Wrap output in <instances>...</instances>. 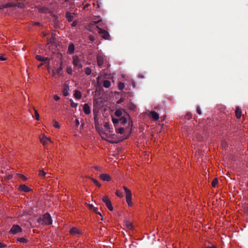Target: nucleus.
<instances>
[{
  "instance_id": "a211bd4d",
  "label": "nucleus",
  "mask_w": 248,
  "mask_h": 248,
  "mask_svg": "<svg viewBox=\"0 0 248 248\" xmlns=\"http://www.w3.org/2000/svg\"><path fill=\"white\" fill-rule=\"evenodd\" d=\"M150 116L155 120H157L159 119V114L154 111H151L150 113Z\"/></svg>"
},
{
  "instance_id": "ea45409f",
  "label": "nucleus",
  "mask_w": 248,
  "mask_h": 248,
  "mask_svg": "<svg viewBox=\"0 0 248 248\" xmlns=\"http://www.w3.org/2000/svg\"><path fill=\"white\" fill-rule=\"evenodd\" d=\"M116 132L118 133L123 134L124 133V128H123V127H121V128H120L119 129H117L116 130Z\"/></svg>"
},
{
  "instance_id": "6e6d98bb",
  "label": "nucleus",
  "mask_w": 248,
  "mask_h": 248,
  "mask_svg": "<svg viewBox=\"0 0 248 248\" xmlns=\"http://www.w3.org/2000/svg\"><path fill=\"white\" fill-rule=\"evenodd\" d=\"M128 124L129 126H132V122L129 121L128 123Z\"/></svg>"
},
{
  "instance_id": "39448f33",
  "label": "nucleus",
  "mask_w": 248,
  "mask_h": 248,
  "mask_svg": "<svg viewBox=\"0 0 248 248\" xmlns=\"http://www.w3.org/2000/svg\"><path fill=\"white\" fill-rule=\"evenodd\" d=\"M123 189L125 193L126 202L129 206H132L133 205V202L132 201V193L131 191L125 186H123Z\"/></svg>"
},
{
  "instance_id": "f8f14e48",
  "label": "nucleus",
  "mask_w": 248,
  "mask_h": 248,
  "mask_svg": "<svg viewBox=\"0 0 248 248\" xmlns=\"http://www.w3.org/2000/svg\"><path fill=\"white\" fill-rule=\"evenodd\" d=\"M99 177L102 180L104 181H109L111 179L110 176L107 173L100 174Z\"/></svg>"
},
{
  "instance_id": "20e7f679",
  "label": "nucleus",
  "mask_w": 248,
  "mask_h": 248,
  "mask_svg": "<svg viewBox=\"0 0 248 248\" xmlns=\"http://www.w3.org/2000/svg\"><path fill=\"white\" fill-rule=\"evenodd\" d=\"M96 58L97 64L99 67H101L104 63H106L108 66H109L107 57L103 54H98Z\"/></svg>"
},
{
  "instance_id": "5fc2aeb1",
  "label": "nucleus",
  "mask_w": 248,
  "mask_h": 248,
  "mask_svg": "<svg viewBox=\"0 0 248 248\" xmlns=\"http://www.w3.org/2000/svg\"><path fill=\"white\" fill-rule=\"evenodd\" d=\"M132 85L134 87H135V83L134 81H132Z\"/></svg>"
},
{
  "instance_id": "cd10ccee",
  "label": "nucleus",
  "mask_w": 248,
  "mask_h": 248,
  "mask_svg": "<svg viewBox=\"0 0 248 248\" xmlns=\"http://www.w3.org/2000/svg\"><path fill=\"white\" fill-rule=\"evenodd\" d=\"M110 82L108 80H104L103 82V86L105 88H108L110 86Z\"/></svg>"
},
{
  "instance_id": "e433bc0d",
  "label": "nucleus",
  "mask_w": 248,
  "mask_h": 248,
  "mask_svg": "<svg viewBox=\"0 0 248 248\" xmlns=\"http://www.w3.org/2000/svg\"><path fill=\"white\" fill-rule=\"evenodd\" d=\"M124 88V84L122 82H120L118 85V88L120 90H123Z\"/></svg>"
},
{
  "instance_id": "f3484780",
  "label": "nucleus",
  "mask_w": 248,
  "mask_h": 248,
  "mask_svg": "<svg viewBox=\"0 0 248 248\" xmlns=\"http://www.w3.org/2000/svg\"><path fill=\"white\" fill-rule=\"evenodd\" d=\"M69 88L68 85H64L63 88L62 93L64 96H67L69 94Z\"/></svg>"
},
{
  "instance_id": "9b49d317",
  "label": "nucleus",
  "mask_w": 248,
  "mask_h": 248,
  "mask_svg": "<svg viewBox=\"0 0 248 248\" xmlns=\"http://www.w3.org/2000/svg\"><path fill=\"white\" fill-rule=\"evenodd\" d=\"M100 21H101V20H98L97 21H94L93 22H91L88 26L87 29L89 31H90L93 32L94 31V29L97 28L96 27L97 26H96L95 25L97 23H98Z\"/></svg>"
},
{
  "instance_id": "7ed1b4c3",
  "label": "nucleus",
  "mask_w": 248,
  "mask_h": 248,
  "mask_svg": "<svg viewBox=\"0 0 248 248\" xmlns=\"http://www.w3.org/2000/svg\"><path fill=\"white\" fill-rule=\"evenodd\" d=\"M39 139L40 142L45 147H47L49 143H53V141L50 139V138L47 137L43 133H42L40 135Z\"/></svg>"
},
{
  "instance_id": "1a4fd4ad",
  "label": "nucleus",
  "mask_w": 248,
  "mask_h": 248,
  "mask_svg": "<svg viewBox=\"0 0 248 248\" xmlns=\"http://www.w3.org/2000/svg\"><path fill=\"white\" fill-rule=\"evenodd\" d=\"M22 228L18 225H14L10 229L9 232L15 234L18 232H22Z\"/></svg>"
},
{
  "instance_id": "09e8293b",
  "label": "nucleus",
  "mask_w": 248,
  "mask_h": 248,
  "mask_svg": "<svg viewBox=\"0 0 248 248\" xmlns=\"http://www.w3.org/2000/svg\"><path fill=\"white\" fill-rule=\"evenodd\" d=\"M89 39L91 41L93 42L94 40V36L93 35H90Z\"/></svg>"
},
{
  "instance_id": "412c9836",
  "label": "nucleus",
  "mask_w": 248,
  "mask_h": 248,
  "mask_svg": "<svg viewBox=\"0 0 248 248\" xmlns=\"http://www.w3.org/2000/svg\"><path fill=\"white\" fill-rule=\"evenodd\" d=\"M241 110L239 107H236V110L235 111V116L238 118L239 119L241 116Z\"/></svg>"
},
{
  "instance_id": "9d476101",
  "label": "nucleus",
  "mask_w": 248,
  "mask_h": 248,
  "mask_svg": "<svg viewBox=\"0 0 248 248\" xmlns=\"http://www.w3.org/2000/svg\"><path fill=\"white\" fill-rule=\"evenodd\" d=\"M73 64L75 66L78 68H81L82 67L80 60L77 56H74L73 57Z\"/></svg>"
},
{
  "instance_id": "0eeeda50",
  "label": "nucleus",
  "mask_w": 248,
  "mask_h": 248,
  "mask_svg": "<svg viewBox=\"0 0 248 248\" xmlns=\"http://www.w3.org/2000/svg\"><path fill=\"white\" fill-rule=\"evenodd\" d=\"M102 201L105 203L108 209L111 211H113V207L112 205L110 199L108 196H104L102 198Z\"/></svg>"
},
{
  "instance_id": "f257e3e1",
  "label": "nucleus",
  "mask_w": 248,
  "mask_h": 248,
  "mask_svg": "<svg viewBox=\"0 0 248 248\" xmlns=\"http://www.w3.org/2000/svg\"><path fill=\"white\" fill-rule=\"evenodd\" d=\"M110 124L109 123H105L104 124V126L105 128V130L106 132H103L100 128V125L98 123L96 122L95 120V126L98 132L99 135L101 136V138L105 140H107V138L109 137L111 134L113 132L112 128L110 127Z\"/></svg>"
},
{
  "instance_id": "c85d7f7f",
  "label": "nucleus",
  "mask_w": 248,
  "mask_h": 248,
  "mask_svg": "<svg viewBox=\"0 0 248 248\" xmlns=\"http://www.w3.org/2000/svg\"><path fill=\"white\" fill-rule=\"evenodd\" d=\"M115 115L117 117H118L121 116L122 115V110H121V109L116 110L115 112Z\"/></svg>"
},
{
  "instance_id": "6e6552de",
  "label": "nucleus",
  "mask_w": 248,
  "mask_h": 248,
  "mask_svg": "<svg viewBox=\"0 0 248 248\" xmlns=\"http://www.w3.org/2000/svg\"><path fill=\"white\" fill-rule=\"evenodd\" d=\"M96 28L99 30V33L101 35V36L103 39L106 40L110 39V35L107 31L99 28L98 26H97Z\"/></svg>"
},
{
  "instance_id": "a878e982",
  "label": "nucleus",
  "mask_w": 248,
  "mask_h": 248,
  "mask_svg": "<svg viewBox=\"0 0 248 248\" xmlns=\"http://www.w3.org/2000/svg\"><path fill=\"white\" fill-rule=\"evenodd\" d=\"M46 173L43 170H39L38 175L39 177L45 178L46 177Z\"/></svg>"
},
{
  "instance_id": "f03ea898",
  "label": "nucleus",
  "mask_w": 248,
  "mask_h": 248,
  "mask_svg": "<svg viewBox=\"0 0 248 248\" xmlns=\"http://www.w3.org/2000/svg\"><path fill=\"white\" fill-rule=\"evenodd\" d=\"M38 222L43 225H50L52 220L50 215L46 214L38 219Z\"/></svg>"
},
{
  "instance_id": "a18cd8bd",
  "label": "nucleus",
  "mask_w": 248,
  "mask_h": 248,
  "mask_svg": "<svg viewBox=\"0 0 248 248\" xmlns=\"http://www.w3.org/2000/svg\"><path fill=\"white\" fill-rule=\"evenodd\" d=\"M197 112L199 115L202 114V111L199 107H198L197 108Z\"/></svg>"
},
{
  "instance_id": "bf43d9fd",
  "label": "nucleus",
  "mask_w": 248,
  "mask_h": 248,
  "mask_svg": "<svg viewBox=\"0 0 248 248\" xmlns=\"http://www.w3.org/2000/svg\"><path fill=\"white\" fill-rule=\"evenodd\" d=\"M88 6V5H86L85 6H84V9L86 8V7H87Z\"/></svg>"
},
{
  "instance_id": "864d4df0",
  "label": "nucleus",
  "mask_w": 248,
  "mask_h": 248,
  "mask_svg": "<svg viewBox=\"0 0 248 248\" xmlns=\"http://www.w3.org/2000/svg\"><path fill=\"white\" fill-rule=\"evenodd\" d=\"M205 248H216L215 246H212V247H207Z\"/></svg>"
},
{
  "instance_id": "6ab92c4d",
  "label": "nucleus",
  "mask_w": 248,
  "mask_h": 248,
  "mask_svg": "<svg viewBox=\"0 0 248 248\" xmlns=\"http://www.w3.org/2000/svg\"><path fill=\"white\" fill-rule=\"evenodd\" d=\"M62 65H61L59 68H57V69H54L53 70V74L54 75V76L57 75H59L60 72L62 71Z\"/></svg>"
},
{
  "instance_id": "58836bf2",
  "label": "nucleus",
  "mask_w": 248,
  "mask_h": 248,
  "mask_svg": "<svg viewBox=\"0 0 248 248\" xmlns=\"http://www.w3.org/2000/svg\"><path fill=\"white\" fill-rule=\"evenodd\" d=\"M92 71L90 68L87 67L85 69V73L86 75H89L91 74Z\"/></svg>"
},
{
  "instance_id": "de8ad7c7",
  "label": "nucleus",
  "mask_w": 248,
  "mask_h": 248,
  "mask_svg": "<svg viewBox=\"0 0 248 248\" xmlns=\"http://www.w3.org/2000/svg\"><path fill=\"white\" fill-rule=\"evenodd\" d=\"M78 24V22L77 21H74L72 24V27H76Z\"/></svg>"
},
{
  "instance_id": "680f3d73",
  "label": "nucleus",
  "mask_w": 248,
  "mask_h": 248,
  "mask_svg": "<svg viewBox=\"0 0 248 248\" xmlns=\"http://www.w3.org/2000/svg\"><path fill=\"white\" fill-rule=\"evenodd\" d=\"M247 186H248V183H247Z\"/></svg>"
},
{
  "instance_id": "4468645a",
  "label": "nucleus",
  "mask_w": 248,
  "mask_h": 248,
  "mask_svg": "<svg viewBox=\"0 0 248 248\" xmlns=\"http://www.w3.org/2000/svg\"><path fill=\"white\" fill-rule=\"evenodd\" d=\"M19 189L20 191H24L25 192H28L31 191V189L25 185H21L19 187Z\"/></svg>"
},
{
  "instance_id": "13d9d810",
  "label": "nucleus",
  "mask_w": 248,
  "mask_h": 248,
  "mask_svg": "<svg viewBox=\"0 0 248 248\" xmlns=\"http://www.w3.org/2000/svg\"><path fill=\"white\" fill-rule=\"evenodd\" d=\"M34 25H39V23H37V22H35L34 24Z\"/></svg>"
},
{
  "instance_id": "423d86ee",
  "label": "nucleus",
  "mask_w": 248,
  "mask_h": 248,
  "mask_svg": "<svg viewBox=\"0 0 248 248\" xmlns=\"http://www.w3.org/2000/svg\"><path fill=\"white\" fill-rule=\"evenodd\" d=\"M24 6V4L20 2H14L11 1L10 2L4 5H2V7H0V8H8V7H18V8H22Z\"/></svg>"
},
{
  "instance_id": "c756f323",
  "label": "nucleus",
  "mask_w": 248,
  "mask_h": 248,
  "mask_svg": "<svg viewBox=\"0 0 248 248\" xmlns=\"http://www.w3.org/2000/svg\"><path fill=\"white\" fill-rule=\"evenodd\" d=\"M115 194L117 196H118V197H120V198H122L123 197V194L122 192H121L119 190H117L116 191Z\"/></svg>"
},
{
  "instance_id": "dca6fc26",
  "label": "nucleus",
  "mask_w": 248,
  "mask_h": 248,
  "mask_svg": "<svg viewBox=\"0 0 248 248\" xmlns=\"http://www.w3.org/2000/svg\"><path fill=\"white\" fill-rule=\"evenodd\" d=\"M84 112L86 114H89L91 113V108L90 106L87 104H85L83 107Z\"/></svg>"
},
{
  "instance_id": "72a5a7b5",
  "label": "nucleus",
  "mask_w": 248,
  "mask_h": 248,
  "mask_svg": "<svg viewBox=\"0 0 248 248\" xmlns=\"http://www.w3.org/2000/svg\"><path fill=\"white\" fill-rule=\"evenodd\" d=\"M70 104H71L70 105L72 107L76 108L78 106V104L77 103L74 102V101L72 99H70Z\"/></svg>"
},
{
  "instance_id": "79ce46f5",
  "label": "nucleus",
  "mask_w": 248,
  "mask_h": 248,
  "mask_svg": "<svg viewBox=\"0 0 248 248\" xmlns=\"http://www.w3.org/2000/svg\"><path fill=\"white\" fill-rule=\"evenodd\" d=\"M7 58L4 57V55L2 54H0V61H6Z\"/></svg>"
},
{
  "instance_id": "2eb2a0df",
  "label": "nucleus",
  "mask_w": 248,
  "mask_h": 248,
  "mask_svg": "<svg viewBox=\"0 0 248 248\" xmlns=\"http://www.w3.org/2000/svg\"><path fill=\"white\" fill-rule=\"evenodd\" d=\"M69 232L72 235H76L81 233V231L78 228L76 227L71 228Z\"/></svg>"
},
{
  "instance_id": "a19ab883",
  "label": "nucleus",
  "mask_w": 248,
  "mask_h": 248,
  "mask_svg": "<svg viewBox=\"0 0 248 248\" xmlns=\"http://www.w3.org/2000/svg\"><path fill=\"white\" fill-rule=\"evenodd\" d=\"M17 240L18 241L22 243H26L27 242L26 239L23 237L19 238Z\"/></svg>"
},
{
  "instance_id": "4be33fe9",
  "label": "nucleus",
  "mask_w": 248,
  "mask_h": 248,
  "mask_svg": "<svg viewBox=\"0 0 248 248\" xmlns=\"http://www.w3.org/2000/svg\"><path fill=\"white\" fill-rule=\"evenodd\" d=\"M75 50V46L73 44H70L68 46V52L72 54L74 53Z\"/></svg>"
},
{
  "instance_id": "5701e85b",
  "label": "nucleus",
  "mask_w": 248,
  "mask_h": 248,
  "mask_svg": "<svg viewBox=\"0 0 248 248\" xmlns=\"http://www.w3.org/2000/svg\"><path fill=\"white\" fill-rule=\"evenodd\" d=\"M36 59L39 61L42 62H48L49 59L46 57H43L40 55H36L35 57Z\"/></svg>"
},
{
  "instance_id": "aec40b11",
  "label": "nucleus",
  "mask_w": 248,
  "mask_h": 248,
  "mask_svg": "<svg viewBox=\"0 0 248 248\" xmlns=\"http://www.w3.org/2000/svg\"><path fill=\"white\" fill-rule=\"evenodd\" d=\"M74 96L75 98L77 99H80L82 96L81 92L78 90L75 91L74 94Z\"/></svg>"
},
{
  "instance_id": "7c9ffc66",
  "label": "nucleus",
  "mask_w": 248,
  "mask_h": 248,
  "mask_svg": "<svg viewBox=\"0 0 248 248\" xmlns=\"http://www.w3.org/2000/svg\"><path fill=\"white\" fill-rule=\"evenodd\" d=\"M34 115H35V119L37 121H39L40 120L39 114L36 109L34 108Z\"/></svg>"
},
{
  "instance_id": "393cba45",
  "label": "nucleus",
  "mask_w": 248,
  "mask_h": 248,
  "mask_svg": "<svg viewBox=\"0 0 248 248\" xmlns=\"http://www.w3.org/2000/svg\"><path fill=\"white\" fill-rule=\"evenodd\" d=\"M124 223L126 227L129 230H132L133 228V224L131 222L126 221Z\"/></svg>"
},
{
  "instance_id": "8fccbe9b",
  "label": "nucleus",
  "mask_w": 248,
  "mask_h": 248,
  "mask_svg": "<svg viewBox=\"0 0 248 248\" xmlns=\"http://www.w3.org/2000/svg\"><path fill=\"white\" fill-rule=\"evenodd\" d=\"M136 108L135 106L133 104H131L129 105V108L131 109H134Z\"/></svg>"
},
{
  "instance_id": "473e14b6",
  "label": "nucleus",
  "mask_w": 248,
  "mask_h": 248,
  "mask_svg": "<svg viewBox=\"0 0 248 248\" xmlns=\"http://www.w3.org/2000/svg\"><path fill=\"white\" fill-rule=\"evenodd\" d=\"M66 72L69 74V75H71L73 73V70H72V68L71 67V66H67L66 67Z\"/></svg>"
},
{
  "instance_id": "3c124183",
  "label": "nucleus",
  "mask_w": 248,
  "mask_h": 248,
  "mask_svg": "<svg viewBox=\"0 0 248 248\" xmlns=\"http://www.w3.org/2000/svg\"><path fill=\"white\" fill-rule=\"evenodd\" d=\"M5 245L0 242V248H4Z\"/></svg>"
},
{
  "instance_id": "4d7b16f0",
  "label": "nucleus",
  "mask_w": 248,
  "mask_h": 248,
  "mask_svg": "<svg viewBox=\"0 0 248 248\" xmlns=\"http://www.w3.org/2000/svg\"><path fill=\"white\" fill-rule=\"evenodd\" d=\"M22 177H24V179L25 181L27 180V179L25 176L24 177V176H22Z\"/></svg>"
},
{
  "instance_id": "4c0bfd02",
  "label": "nucleus",
  "mask_w": 248,
  "mask_h": 248,
  "mask_svg": "<svg viewBox=\"0 0 248 248\" xmlns=\"http://www.w3.org/2000/svg\"><path fill=\"white\" fill-rule=\"evenodd\" d=\"M53 125L54 127L56 128H59L60 127L58 123L55 120L53 121Z\"/></svg>"
},
{
  "instance_id": "49530a36",
  "label": "nucleus",
  "mask_w": 248,
  "mask_h": 248,
  "mask_svg": "<svg viewBox=\"0 0 248 248\" xmlns=\"http://www.w3.org/2000/svg\"><path fill=\"white\" fill-rule=\"evenodd\" d=\"M186 117L187 119H190L192 118V115L190 113H188L186 114Z\"/></svg>"
},
{
  "instance_id": "bb28decb",
  "label": "nucleus",
  "mask_w": 248,
  "mask_h": 248,
  "mask_svg": "<svg viewBox=\"0 0 248 248\" xmlns=\"http://www.w3.org/2000/svg\"><path fill=\"white\" fill-rule=\"evenodd\" d=\"M127 121V118L124 116L122 117L119 119V123H120L122 124H125Z\"/></svg>"
},
{
  "instance_id": "052dcab7",
  "label": "nucleus",
  "mask_w": 248,
  "mask_h": 248,
  "mask_svg": "<svg viewBox=\"0 0 248 248\" xmlns=\"http://www.w3.org/2000/svg\"><path fill=\"white\" fill-rule=\"evenodd\" d=\"M43 64V63H42V64H40V65H39V67L41 66Z\"/></svg>"
},
{
  "instance_id": "f704fd0d",
  "label": "nucleus",
  "mask_w": 248,
  "mask_h": 248,
  "mask_svg": "<svg viewBox=\"0 0 248 248\" xmlns=\"http://www.w3.org/2000/svg\"><path fill=\"white\" fill-rule=\"evenodd\" d=\"M217 183H218V181H217V178L214 179V180H213V181L212 182V186L214 187H215L217 185Z\"/></svg>"
},
{
  "instance_id": "2f4dec72",
  "label": "nucleus",
  "mask_w": 248,
  "mask_h": 248,
  "mask_svg": "<svg viewBox=\"0 0 248 248\" xmlns=\"http://www.w3.org/2000/svg\"><path fill=\"white\" fill-rule=\"evenodd\" d=\"M93 182L98 187H101V184L98 182V181L94 178H92Z\"/></svg>"
},
{
  "instance_id": "37998d69",
  "label": "nucleus",
  "mask_w": 248,
  "mask_h": 248,
  "mask_svg": "<svg viewBox=\"0 0 248 248\" xmlns=\"http://www.w3.org/2000/svg\"><path fill=\"white\" fill-rule=\"evenodd\" d=\"M112 121L113 123L114 124H117V123H119V120H118V119L112 118Z\"/></svg>"
},
{
  "instance_id": "ddd939ff",
  "label": "nucleus",
  "mask_w": 248,
  "mask_h": 248,
  "mask_svg": "<svg viewBox=\"0 0 248 248\" xmlns=\"http://www.w3.org/2000/svg\"><path fill=\"white\" fill-rule=\"evenodd\" d=\"M89 209L90 210L95 213L96 214L99 215L100 216H101L102 217V215L101 213L100 212L98 211V209L97 207H94L92 204H89Z\"/></svg>"
},
{
  "instance_id": "c03bdc74",
  "label": "nucleus",
  "mask_w": 248,
  "mask_h": 248,
  "mask_svg": "<svg viewBox=\"0 0 248 248\" xmlns=\"http://www.w3.org/2000/svg\"><path fill=\"white\" fill-rule=\"evenodd\" d=\"M53 98L55 101H59L60 99V97L57 94L54 95Z\"/></svg>"
},
{
  "instance_id": "603ef678",
  "label": "nucleus",
  "mask_w": 248,
  "mask_h": 248,
  "mask_svg": "<svg viewBox=\"0 0 248 248\" xmlns=\"http://www.w3.org/2000/svg\"><path fill=\"white\" fill-rule=\"evenodd\" d=\"M76 124L77 125H78L79 124V121L78 119L76 120Z\"/></svg>"
},
{
  "instance_id": "c9c22d12",
  "label": "nucleus",
  "mask_w": 248,
  "mask_h": 248,
  "mask_svg": "<svg viewBox=\"0 0 248 248\" xmlns=\"http://www.w3.org/2000/svg\"><path fill=\"white\" fill-rule=\"evenodd\" d=\"M39 11L40 12H41V13H47V11H48V9L46 8H45V7H43V8H41L39 9Z\"/></svg>"
},
{
  "instance_id": "b1692460",
  "label": "nucleus",
  "mask_w": 248,
  "mask_h": 248,
  "mask_svg": "<svg viewBox=\"0 0 248 248\" xmlns=\"http://www.w3.org/2000/svg\"><path fill=\"white\" fill-rule=\"evenodd\" d=\"M74 16V14L67 12L66 14V17L69 21H71Z\"/></svg>"
}]
</instances>
